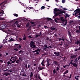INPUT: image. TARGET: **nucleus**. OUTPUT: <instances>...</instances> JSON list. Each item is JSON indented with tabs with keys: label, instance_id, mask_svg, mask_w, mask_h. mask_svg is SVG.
I'll return each mask as SVG.
<instances>
[{
	"label": "nucleus",
	"instance_id": "f257e3e1",
	"mask_svg": "<svg viewBox=\"0 0 80 80\" xmlns=\"http://www.w3.org/2000/svg\"><path fill=\"white\" fill-rule=\"evenodd\" d=\"M18 21H15V20H13L11 21V23H12V26L13 28H14V27L15 28L16 26L18 27H20L21 25L18 24Z\"/></svg>",
	"mask_w": 80,
	"mask_h": 80
},
{
	"label": "nucleus",
	"instance_id": "f03ea898",
	"mask_svg": "<svg viewBox=\"0 0 80 80\" xmlns=\"http://www.w3.org/2000/svg\"><path fill=\"white\" fill-rule=\"evenodd\" d=\"M71 65H72L73 67H76L77 68V67H78V63H77V62H71Z\"/></svg>",
	"mask_w": 80,
	"mask_h": 80
},
{
	"label": "nucleus",
	"instance_id": "7ed1b4c3",
	"mask_svg": "<svg viewBox=\"0 0 80 80\" xmlns=\"http://www.w3.org/2000/svg\"><path fill=\"white\" fill-rule=\"evenodd\" d=\"M57 12H61V10L59 9L58 8H55V9L54 10V13L55 14V13H57Z\"/></svg>",
	"mask_w": 80,
	"mask_h": 80
},
{
	"label": "nucleus",
	"instance_id": "20e7f679",
	"mask_svg": "<svg viewBox=\"0 0 80 80\" xmlns=\"http://www.w3.org/2000/svg\"><path fill=\"white\" fill-rule=\"evenodd\" d=\"M15 45L17 46V48H22V45L19 44H15Z\"/></svg>",
	"mask_w": 80,
	"mask_h": 80
},
{
	"label": "nucleus",
	"instance_id": "39448f33",
	"mask_svg": "<svg viewBox=\"0 0 80 80\" xmlns=\"http://www.w3.org/2000/svg\"><path fill=\"white\" fill-rule=\"evenodd\" d=\"M64 20V21H62V24L63 25H66L67 23V20L66 19H65V20Z\"/></svg>",
	"mask_w": 80,
	"mask_h": 80
},
{
	"label": "nucleus",
	"instance_id": "423d86ee",
	"mask_svg": "<svg viewBox=\"0 0 80 80\" xmlns=\"http://www.w3.org/2000/svg\"><path fill=\"white\" fill-rule=\"evenodd\" d=\"M62 13V12L61 11L60 12H57L55 13V15H54V17H57L58 15H60Z\"/></svg>",
	"mask_w": 80,
	"mask_h": 80
},
{
	"label": "nucleus",
	"instance_id": "0eeeda50",
	"mask_svg": "<svg viewBox=\"0 0 80 80\" xmlns=\"http://www.w3.org/2000/svg\"><path fill=\"white\" fill-rule=\"evenodd\" d=\"M47 66H48V67L49 66H50V65H51V64L50 63H50V59H48L47 60Z\"/></svg>",
	"mask_w": 80,
	"mask_h": 80
},
{
	"label": "nucleus",
	"instance_id": "6e6552de",
	"mask_svg": "<svg viewBox=\"0 0 80 80\" xmlns=\"http://www.w3.org/2000/svg\"><path fill=\"white\" fill-rule=\"evenodd\" d=\"M65 38L63 37H62L61 38H58L59 41H63L64 42H65Z\"/></svg>",
	"mask_w": 80,
	"mask_h": 80
},
{
	"label": "nucleus",
	"instance_id": "1a4fd4ad",
	"mask_svg": "<svg viewBox=\"0 0 80 80\" xmlns=\"http://www.w3.org/2000/svg\"><path fill=\"white\" fill-rule=\"evenodd\" d=\"M78 28H79V30H77L75 32L77 33H78L79 34L80 33V26L78 27Z\"/></svg>",
	"mask_w": 80,
	"mask_h": 80
},
{
	"label": "nucleus",
	"instance_id": "9d476101",
	"mask_svg": "<svg viewBox=\"0 0 80 80\" xmlns=\"http://www.w3.org/2000/svg\"><path fill=\"white\" fill-rule=\"evenodd\" d=\"M51 29L52 30H54V32H56L57 31V29L55 28H54L53 27H51Z\"/></svg>",
	"mask_w": 80,
	"mask_h": 80
},
{
	"label": "nucleus",
	"instance_id": "9b49d317",
	"mask_svg": "<svg viewBox=\"0 0 80 80\" xmlns=\"http://www.w3.org/2000/svg\"><path fill=\"white\" fill-rule=\"evenodd\" d=\"M17 58V57L13 55L12 56V57H11V59L12 60H16Z\"/></svg>",
	"mask_w": 80,
	"mask_h": 80
},
{
	"label": "nucleus",
	"instance_id": "f8f14e48",
	"mask_svg": "<svg viewBox=\"0 0 80 80\" xmlns=\"http://www.w3.org/2000/svg\"><path fill=\"white\" fill-rule=\"evenodd\" d=\"M53 63L54 65H58L59 67V63L56 61H54L53 62Z\"/></svg>",
	"mask_w": 80,
	"mask_h": 80
},
{
	"label": "nucleus",
	"instance_id": "ddd939ff",
	"mask_svg": "<svg viewBox=\"0 0 80 80\" xmlns=\"http://www.w3.org/2000/svg\"><path fill=\"white\" fill-rule=\"evenodd\" d=\"M23 74H25V71H24V70H22L21 71L20 75L22 76Z\"/></svg>",
	"mask_w": 80,
	"mask_h": 80
},
{
	"label": "nucleus",
	"instance_id": "4468645a",
	"mask_svg": "<svg viewBox=\"0 0 80 80\" xmlns=\"http://www.w3.org/2000/svg\"><path fill=\"white\" fill-rule=\"evenodd\" d=\"M30 47L32 49H35V48H36V46H35V45H34L30 46Z\"/></svg>",
	"mask_w": 80,
	"mask_h": 80
},
{
	"label": "nucleus",
	"instance_id": "2eb2a0df",
	"mask_svg": "<svg viewBox=\"0 0 80 80\" xmlns=\"http://www.w3.org/2000/svg\"><path fill=\"white\" fill-rule=\"evenodd\" d=\"M76 12L75 13V15L76 16V17H78L79 15V13H78V11L77 10H76Z\"/></svg>",
	"mask_w": 80,
	"mask_h": 80
},
{
	"label": "nucleus",
	"instance_id": "dca6fc26",
	"mask_svg": "<svg viewBox=\"0 0 80 80\" xmlns=\"http://www.w3.org/2000/svg\"><path fill=\"white\" fill-rule=\"evenodd\" d=\"M34 44H35V42L32 41H31L30 44V46H32V45H34Z\"/></svg>",
	"mask_w": 80,
	"mask_h": 80
},
{
	"label": "nucleus",
	"instance_id": "f3484780",
	"mask_svg": "<svg viewBox=\"0 0 80 80\" xmlns=\"http://www.w3.org/2000/svg\"><path fill=\"white\" fill-rule=\"evenodd\" d=\"M77 57V55H73V56H72L71 57L70 59L72 58V59H73L74 58H76Z\"/></svg>",
	"mask_w": 80,
	"mask_h": 80
},
{
	"label": "nucleus",
	"instance_id": "a211bd4d",
	"mask_svg": "<svg viewBox=\"0 0 80 80\" xmlns=\"http://www.w3.org/2000/svg\"><path fill=\"white\" fill-rule=\"evenodd\" d=\"M38 70H43V69H45V68H43V67L41 68V67L39 66V67H38Z\"/></svg>",
	"mask_w": 80,
	"mask_h": 80
},
{
	"label": "nucleus",
	"instance_id": "6ab92c4d",
	"mask_svg": "<svg viewBox=\"0 0 80 80\" xmlns=\"http://www.w3.org/2000/svg\"><path fill=\"white\" fill-rule=\"evenodd\" d=\"M27 40V38H26V36H25V34H23V40Z\"/></svg>",
	"mask_w": 80,
	"mask_h": 80
},
{
	"label": "nucleus",
	"instance_id": "aec40b11",
	"mask_svg": "<svg viewBox=\"0 0 80 80\" xmlns=\"http://www.w3.org/2000/svg\"><path fill=\"white\" fill-rule=\"evenodd\" d=\"M76 44H77V45H78V44H80V40H77L76 42H75Z\"/></svg>",
	"mask_w": 80,
	"mask_h": 80
},
{
	"label": "nucleus",
	"instance_id": "412c9836",
	"mask_svg": "<svg viewBox=\"0 0 80 80\" xmlns=\"http://www.w3.org/2000/svg\"><path fill=\"white\" fill-rule=\"evenodd\" d=\"M9 39H10V40H9V42H12V41H14V39L13 38H12L11 37L10 38H9Z\"/></svg>",
	"mask_w": 80,
	"mask_h": 80
},
{
	"label": "nucleus",
	"instance_id": "4be33fe9",
	"mask_svg": "<svg viewBox=\"0 0 80 80\" xmlns=\"http://www.w3.org/2000/svg\"><path fill=\"white\" fill-rule=\"evenodd\" d=\"M32 27V26H30L28 27V28L27 30V31H28L29 32L31 30V28Z\"/></svg>",
	"mask_w": 80,
	"mask_h": 80
},
{
	"label": "nucleus",
	"instance_id": "5701e85b",
	"mask_svg": "<svg viewBox=\"0 0 80 80\" xmlns=\"http://www.w3.org/2000/svg\"><path fill=\"white\" fill-rule=\"evenodd\" d=\"M40 52V49H38L37 50H36L35 51H32L33 53H35V52Z\"/></svg>",
	"mask_w": 80,
	"mask_h": 80
},
{
	"label": "nucleus",
	"instance_id": "b1692460",
	"mask_svg": "<svg viewBox=\"0 0 80 80\" xmlns=\"http://www.w3.org/2000/svg\"><path fill=\"white\" fill-rule=\"evenodd\" d=\"M59 70H60L59 67H56V73H57V72H58V71Z\"/></svg>",
	"mask_w": 80,
	"mask_h": 80
},
{
	"label": "nucleus",
	"instance_id": "393cba45",
	"mask_svg": "<svg viewBox=\"0 0 80 80\" xmlns=\"http://www.w3.org/2000/svg\"><path fill=\"white\" fill-rule=\"evenodd\" d=\"M65 18H67V17H70V16L69 15H68V14H67V13H66L65 14Z\"/></svg>",
	"mask_w": 80,
	"mask_h": 80
},
{
	"label": "nucleus",
	"instance_id": "a878e982",
	"mask_svg": "<svg viewBox=\"0 0 80 80\" xmlns=\"http://www.w3.org/2000/svg\"><path fill=\"white\" fill-rule=\"evenodd\" d=\"M77 59H78V58H76L75 59V60H74V63H77V62H78V60H77Z\"/></svg>",
	"mask_w": 80,
	"mask_h": 80
},
{
	"label": "nucleus",
	"instance_id": "bb28decb",
	"mask_svg": "<svg viewBox=\"0 0 80 80\" xmlns=\"http://www.w3.org/2000/svg\"><path fill=\"white\" fill-rule=\"evenodd\" d=\"M29 26H30V23H29V22L27 23L26 25V27H28Z\"/></svg>",
	"mask_w": 80,
	"mask_h": 80
},
{
	"label": "nucleus",
	"instance_id": "cd10ccee",
	"mask_svg": "<svg viewBox=\"0 0 80 80\" xmlns=\"http://www.w3.org/2000/svg\"><path fill=\"white\" fill-rule=\"evenodd\" d=\"M56 74V70L55 69H54L53 70V74L54 75H55Z\"/></svg>",
	"mask_w": 80,
	"mask_h": 80
},
{
	"label": "nucleus",
	"instance_id": "c85d7f7f",
	"mask_svg": "<svg viewBox=\"0 0 80 80\" xmlns=\"http://www.w3.org/2000/svg\"><path fill=\"white\" fill-rule=\"evenodd\" d=\"M47 19L48 21H50L52 20V19H51V18H47Z\"/></svg>",
	"mask_w": 80,
	"mask_h": 80
},
{
	"label": "nucleus",
	"instance_id": "c756f323",
	"mask_svg": "<svg viewBox=\"0 0 80 80\" xmlns=\"http://www.w3.org/2000/svg\"><path fill=\"white\" fill-rule=\"evenodd\" d=\"M60 20L61 21L63 22V21H64L65 19H63V17H62L60 18Z\"/></svg>",
	"mask_w": 80,
	"mask_h": 80
},
{
	"label": "nucleus",
	"instance_id": "7c9ffc66",
	"mask_svg": "<svg viewBox=\"0 0 80 80\" xmlns=\"http://www.w3.org/2000/svg\"><path fill=\"white\" fill-rule=\"evenodd\" d=\"M41 65H42V66H45V64H44V61H43L42 62Z\"/></svg>",
	"mask_w": 80,
	"mask_h": 80
},
{
	"label": "nucleus",
	"instance_id": "2f4dec72",
	"mask_svg": "<svg viewBox=\"0 0 80 80\" xmlns=\"http://www.w3.org/2000/svg\"><path fill=\"white\" fill-rule=\"evenodd\" d=\"M3 13H4V11H3V10L1 11L0 10V14H2H2H3Z\"/></svg>",
	"mask_w": 80,
	"mask_h": 80
},
{
	"label": "nucleus",
	"instance_id": "473e14b6",
	"mask_svg": "<svg viewBox=\"0 0 80 80\" xmlns=\"http://www.w3.org/2000/svg\"><path fill=\"white\" fill-rule=\"evenodd\" d=\"M68 66H69V65H65V66H63V67L64 68H65L67 67H68Z\"/></svg>",
	"mask_w": 80,
	"mask_h": 80
},
{
	"label": "nucleus",
	"instance_id": "72a5a7b5",
	"mask_svg": "<svg viewBox=\"0 0 80 80\" xmlns=\"http://www.w3.org/2000/svg\"><path fill=\"white\" fill-rule=\"evenodd\" d=\"M13 15H14V16H15V17H17L18 16V14L16 13L13 14Z\"/></svg>",
	"mask_w": 80,
	"mask_h": 80
},
{
	"label": "nucleus",
	"instance_id": "f704fd0d",
	"mask_svg": "<svg viewBox=\"0 0 80 80\" xmlns=\"http://www.w3.org/2000/svg\"><path fill=\"white\" fill-rule=\"evenodd\" d=\"M64 46L65 48H68V46L67 44H65V45H64Z\"/></svg>",
	"mask_w": 80,
	"mask_h": 80
},
{
	"label": "nucleus",
	"instance_id": "c9c22d12",
	"mask_svg": "<svg viewBox=\"0 0 80 80\" xmlns=\"http://www.w3.org/2000/svg\"><path fill=\"white\" fill-rule=\"evenodd\" d=\"M44 49H46V48H47V45H44Z\"/></svg>",
	"mask_w": 80,
	"mask_h": 80
},
{
	"label": "nucleus",
	"instance_id": "e433bc0d",
	"mask_svg": "<svg viewBox=\"0 0 80 80\" xmlns=\"http://www.w3.org/2000/svg\"><path fill=\"white\" fill-rule=\"evenodd\" d=\"M12 65V63H10V61H8V62H7V65Z\"/></svg>",
	"mask_w": 80,
	"mask_h": 80
},
{
	"label": "nucleus",
	"instance_id": "4c0bfd02",
	"mask_svg": "<svg viewBox=\"0 0 80 80\" xmlns=\"http://www.w3.org/2000/svg\"><path fill=\"white\" fill-rule=\"evenodd\" d=\"M32 76H33V73L32 72H31L30 74V77H32Z\"/></svg>",
	"mask_w": 80,
	"mask_h": 80
},
{
	"label": "nucleus",
	"instance_id": "58836bf2",
	"mask_svg": "<svg viewBox=\"0 0 80 80\" xmlns=\"http://www.w3.org/2000/svg\"><path fill=\"white\" fill-rule=\"evenodd\" d=\"M9 75V74L8 73H5L4 74V75H5L6 76H8Z\"/></svg>",
	"mask_w": 80,
	"mask_h": 80
},
{
	"label": "nucleus",
	"instance_id": "ea45409f",
	"mask_svg": "<svg viewBox=\"0 0 80 80\" xmlns=\"http://www.w3.org/2000/svg\"><path fill=\"white\" fill-rule=\"evenodd\" d=\"M14 50H15V51H16V52H17L18 51V49L17 48H14L13 49Z\"/></svg>",
	"mask_w": 80,
	"mask_h": 80
},
{
	"label": "nucleus",
	"instance_id": "a19ab883",
	"mask_svg": "<svg viewBox=\"0 0 80 80\" xmlns=\"http://www.w3.org/2000/svg\"><path fill=\"white\" fill-rule=\"evenodd\" d=\"M19 58L20 60H21V62L23 60V59H22V57H20Z\"/></svg>",
	"mask_w": 80,
	"mask_h": 80
},
{
	"label": "nucleus",
	"instance_id": "79ce46f5",
	"mask_svg": "<svg viewBox=\"0 0 80 80\" xmlns=\"http://www.w3.org/2000/svg\"><path fill=\"white\" fill-rule=\"evenodd\" d=\"M6 32H11V30H10L8 29L6 30Z\"/></svg>",
	"mask_w": 80,
	"mask_h": 80
},
{
	"label": "nucleus",
	"instance_id": "37998d69",
	"mask_svg": "<svg viewBox=\"0 0 80 80\" xmlns=\"http://www.w3.org/2000/svg\"><path fill=\"white\" fill-rule=\"evenodd\" d=\"M15 62H16V60H14V61H12L11 62V63H15Z\"/></svg>",
	"mask_w": 80,
	"mask_h": 80
},
{
	"label": "nucleus",
	"instance_id": "c03bdc74",
	"mask_svg": "<svg viewBox=\"0 0 80 80\" xmlns=\"http://www.w3.org/2000/svg\"><path fill=\"white\" fill-rule=\"evenodd\" d=\"M78 12V13H80V8L78 9V10H77Z\"/></svg>",
	"mask_w": 80,
	"mask_h": 80
},
{
	"label": "nucleus",
	"instance_id": "a18cd8bd",
	"mask_svg": "<svg viewBox=\"0 0 80 80\" xmlns=\"http://www.w3.org/2000/svg\"><path fill=\"white\" fill-rule=\"evenodd\" d=\"M25 67H26V68L27 69V64L26 63L24 64Z\"/></svg>",
	"mask_w": 80,
	"mask_h": 80
},
{
	"label": "nucleus",
	"instance_id": "49530a36",
	"mask_svg": "<svg viewBox=\"0 0 80 80\" xmlns=\"http://www.w3.org/2000/svg\"><path fill=\"white\" fill-rule=\"evenodd\" d=\"M55 21L56 22V23H58V21L56 19V18L54 19Z\"/></svg>",
	"mask_w": 80,
	"mask_h": 80
},
{
	"label": "nucleus",
	"instance_id": "de8ad7c7",
	"mask_svg": "<svg viewBox=\"0 0 80 80\" xmlns=\"http://www.w3.org/2000/svg\"><path fill=\"white\" fill-rule=\"evenodd\" d=\"M46 40H47V41H48L49 40V38H48V37H46Z\"/></svg>",
	"mask_w": 80,
	"mask_h": 80
},
{
	"label": "nucleus",
	"instance_id": "09e8293b",
	"mask_svg": "<svg viewBox=\"0 0 80 80\" xmlns=\"http://www.w3.org/2000/svg\"><path fill=\"white\" fill-rule=\"evenodd\" d=\"M22 77H27V75H26L25 74H23V75H22Z\"/></svg>",
	"mask_w": 80,
	"mask_h": 80
},
{
	"label": "nucleus",
	"instance_id": "8fccbe9b",
	"mask_svg": "<svg viewBox=\"0 0 80 80\" xmlns=\"http://www.w3.org/2000/svg\"><path fill=\"white\" fill-rule=\"evenodd\" d=\"M65 2V0H62V3H64Z\"/></svg>",
	"mask_w": 80,
	"mask_h": 80
},
{
	"label": "nucleus",
	"instance_id": "3c124183",
	"mask_svg": "<svg viewBox=\"0 0 80 80\" xmlns=\"http://www.w3.org/2000/svg\"><path fill=\"white\" fill-rule=\"evenodd\" d=\"M68 33L69 35H70V34H71V32H70V30H69L68 31Z\"/></svg>",
	"mask_w": 80,
	"mask_h": 80
},
{
	"label": "nucleus",
	"instance_id": "603ef678",
	"mask_svg": "<svg viewBox=\"0 0 80 80\" xmlns=\"http://www.w3.org/2000/svg\"><path fill=\"white\" fill-rule=\"evenodd\" d=\"M44 28H45V29H47V28H48L46 26H44Z\"/></svg>",
	"mask_w": 80,
	"mask_h": 80
},
{
	"label": "nucleus",
	"instance_id": "864d4df0",
	"mask_svg": "<svg viewBox=\"0 0 80 80\" xmlns=\"http://www.w3.org/2000/svg\"><path fill=\"white\" fill-rule=\"evenodd\" d=\"M73 60H71V62H70V63H69V65H70V64H72V63H73V62H73Z\"/></svg>",
	"mask_w": 80,
	"mask_h": 80
},
{
	"label": "nucleus",
	"instance_id": "5fc2aeb1",
	"mask_svg": "<svg viewBox=\"0 0 80 80\" xmlns=\"http://www.w3.org/2000/svg\"><path fill=\"white\" fill-rule=\"evenodd\" d=\"M73 20L69 22V23H73Z\"/></svg>",
	"mask_w": 80,
	"mask_h": 80
},
{
	"label": "nucleus",
	"instance_id": "6e6d98bb",
	"mask_svg": "<svg viewBox=\"0 0 80 80\" xmlns=\"http://www.w3.org/2000/svg\"><path fill=\"white\" fill-rule=\"evenodd\" d=\"M19 52L18 53L19 54L21 53H22V50H20V51H19Z\"/></svg>",
	"mask_w": 80,
	"mask_h": 80
},
{
	"label": "nucleus",
	"instance_id": "4d7b16f0",
	"mask_svg": "<svg viewBox=\"0 0 80 80\" xmlns=\"http://www.w3.org/2000/svg\"><path fill=\"white\" fill-rule=\"evenodd\" d=\"M54 55H57V52H54Z\"/></svg>",
	"mask_w": 80,
	"mask_h": 80
},
{
	"label": "nucleus",
	"instance_id": "13d9d810",
	"mask_svg": "<svg viewBox=\"0 0 80 80\" xmlns=\"http://www.w3.org/2000/svg\"><path fill=\"white\" fill-rule=\"evenodd\" d=\"M41 8L42 9H44V8H45V6H42L41 7Z\"/></svg>",
	"mask_w": 80,
	"mask_h": 80
},
{
	"label": "nucleus",
	"instance_id": "bf43d9fd",
	"mask_svg": "<svg viewBox=\"0 0 80 80\" xmlns=\"http://www.w3.org/2000/svg\"><path fill=\"white\" fill-rule=\"evenodd\" d=\"M28 38H33V37H31L30 36H28Z\"/></svg>",
	"mask_w": 80,
	"mask_h": 80
},
{
	"label": "nucleus",
	"instance_id": "052dcab7",
	"mask_svg": "<svg viewBox=\"0 0 80 80\" xmlns=\"http://www.w3.org/2000/svg\"><path fill=\"white\" fill-rule=\"evenodd\" d=\"M16 63H18V64H19V62H18L17 60H16Z\"/></svg>",
	"mask_w": 80,
	"mask_h": 80
},
{
	"label": "nucleus",
	"instance_id": "680f3d73",
	"mask_svg": "<svg viewBox=\"0 0 80 80\" xmlns=\"http://www.w3.org/2000/svg\"><path fill=\"white\" fill-rule=\"evenodd\" d=\"M57 55H60V52H57Z\"/></svg>",
	"mask_w": 80,
	"mask_h": 80
},
{
	"label": "nucleus",
	"instance_id": "e2e57ef3",
	"mask_svg": "<svg viewBox=\"0 0 80 80\" xmlns=\"http://www.w3.org/2000/svg\"><path fill=\"white\" fill-rule=\"evenodd\" d=\"M65 72L66 73H68V70H67L66 71H65Z\"/></svg>",
	"mask_w": 80,
	"mask_h": 80
},
{
	"label": "nucleus",
	"instance_id": "0e129e2a",
	"mask_svg": "<svg viewBox=\"0 0 80 80\" xmlns=\"http://www.w3.org/2000/svg\"><path fill=\"white\" fill-rule=\"evenodd\" d=\"M59 45H60V46H62V45H63V43H62L61 44H59Z\"/></svg>",
	"mask_w": 80,
	"mask_h": 80
},
{
	"label": "nucleus",
	"instance_id": "69168bd1",
	"mask_svg": "<svg viewBox=\"0 0 80 80\" xmlns=\"http://www.w3.org/2000/svg\"><path fill=\"white\" fill-rule=\"evenodd\" d=\"M19 41H22V38H19Z\"/></svg>",
	"mask_w": 80,
	"mask_h": 80
},
{
	"label": "nucleus",
	"instance_id": "338daca9",
	"mask_svg": "<svg viewBox=\"0 0 80 80\" xmlns=\"http://www.w3.org/2000/svg\"><path fill=\"white\" fill-rule=\"evenodd\" d=\"M79 15L78 17V18H80V13H79Z\"/></svg>",
	"mask_w": 80,
	"mask_h": 80
},
{
	"label": "nucleus",
	"instance_id": "774afa93",
	"mask_svg": "<svg viewBox=\"0 0 80 80\" xmlns=\"http://www.w3.org/2000/svg\"><path fill=\"white\" fill-rule=\"evenodd\" d=\"M75 79L76 80H78V78H77V77H75Z\"/></svg>",
	"mask_w": 80,
	"mask_h": 80
}]
</instances>
